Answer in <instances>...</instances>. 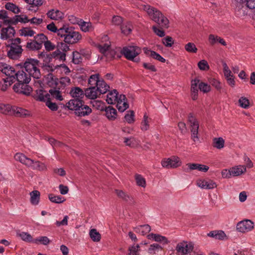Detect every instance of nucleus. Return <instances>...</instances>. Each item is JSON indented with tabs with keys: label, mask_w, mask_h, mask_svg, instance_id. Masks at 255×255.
Listing matches in <instances>:
<instances>
[{
	"label": "nucleus",
	"mask_w": 255,
	"mask_h": 255,
	"mask_svg": "<svg viewBox=\"0 0 255 255\" xmlns=\"http://www.w3.org/2000/svg\"><path fill=\"white\" fill-rule=\"evenodd\" d=\"M236 227L239 232L242 233L248 232L254 229V223L251 220L246 219L239 222Z\"/></svg>",
	"instance_id": "obj_11"
},
{
	"label": "nucleus",
	"mask_w": 255,
	"mask_h": 255,
	"mask_svg": "<svg viewBox=\"0 0 255 255\" xmlns=\"http://www.w3.org/2000/svg\"><path fill=\"white\" fill-rule=\"evenodd\" d=\"M49 94L46 93L42 89H39L36 91V94L34 98L36 100L45 102L46 100L50 99Z\"/></svg>",
	"instance_id": "obj_23"
},
{
	"label": "nucleus",
	"mask_w": 255,
	"mask_h": 255,
	"mask_svg": "<svg viewBox=\"0 0 255 255\" xmlns=\"http://www.w3.org/2000/svg\"><path fill=\"white\" fill-rule=\"evenodd\" d=\"M135 179L137 185L145 187L146 182L145 179L139 174H136L135 175Z\"/></svg>",
	"instance_id": "obj_53"
},
{
	"label": "nucleus",
	"mask_w": 255,
	"mask_h": 255,
	"mask_svg": "<svg viewBox=\"0 0 255 255\" xmlns=\"http://www.w3.org/2000/svg\"><path fill=\"white\" fill-rule=\"evenodd\" d=\"M99 80V74L92 75L90 77L88 80V84L91 86H96L98 83Z\"/></svg>",
	"instance_id": "obj_46"
},
{
	"label": "nucleus",
	"mask_w": 255,
	"mask_h": 255,
	"mask_svg": "<svg viewBox=\"0 0 255 255\" xmlns=\"http://www.w3.org/2000/svg\"><path fill=\"white\" fill-rule=\"evenodd\" d=\"M13 90L16 93L26 96H29L32 91V88L28 84L22 83H15L13 86Z\"/></svg>",
	"instance_id": "obj_9"
},
{
	"label": "nucleus",
	"mask_w": 255,
	"mask_h": 255,
	"mask_svg": "<svg viewBox=\"0 0 255 255\" xmlns=\"http://www.w3.org/2000/svg\"><path fill=\"white\" fill-rule=\"evenodd\" d=\"M14 79L11 78H6L3 79V83L0 85V89L2 91H5L13 82Z\"/></svg>",
	"instance_id": "obj_38"
},
{
	"label": "nucleus",
	"mask_w": 255,
	"mask_h": 255,
	"mask_svg": "<svg viewBox=\"0 0 255 255\" xmlns=\"http://www.w3.org/2000/svg\"><path fill=\"white\" fill-rule=\"evenodd\" d=\"M132 26L130 22H127L126 23H123L121 26V29L122 32L126 35L129 34L132 30Z\"/></svg>",
	"instance_id": "obj_36"
},
{
	"label": "nucleus",
	"mask_w": 255,
	"mask_h": 255,
	"mask_svg": "<svg viewBox=\"0 0 255 255\" xmlns=\"http://www.w3.org/2000/svg\"><path fill=\"white\" fill-rule=\"evenodd\" d=\"M15 31L14 27L8 25L7 27H3L0 31V38L2 40H7L14 37Z\"/></svg>",
	"instance_id": "obj_12"
},
{
	"label": "nucleus",
	"mask_w": 255,
	"mask_h": 255,
	"mask_svg": "<svg viewBox=\"0 0 255 255\" xmlns=\"http://www.w3.org/2000/svg\"><path fill=\"white\" fill-rule=\"evenodd\" d=\"M85 95L86 97L90 99H95L101 95L100 93L95 86H91L85 90Z\"/></svg>",
	"instance_id": "obj_20"
},
{
	"label": "nucleus",
	"mask_w": 255,
	"mask_h": 255,
	"mask_svg": "<svg viewBox=\"0 0 255 255\" xmlns=\"http://www.w3.org/2000/svg\"><path fill=\"white\" fill-rule=\"evenodd\" d=\"M142 8L147 12L148 16L152 20L161 24L162 27H168L169 20L160 11L148 4L143 5Z\"/></svg>",
	"instance_id": "obj_2"
},
{
	"label": "nucleus",
	"mask_w": 255,
	"mask_h": 255,
	"mask_svg": "<svg viewBox=\"0 0 255 255\" xmlns=\"http://www.w3.org/2000/svg\"><path fill=\"white\" fill-rule=\"evenodd\" d=\"M33 243L38 244L40 243L43 245H47L50 243V240L46 236L39 237L35 239H34L33 241Z\"/></svg>",
	"instance_id": "obj_41"
},
{
	"label": "nucleus",
	"mask_w": 255,
	"mask_h": 255,
	"mask_svg": "<svg viewBox=\"0 0 255 255\" xmlns=\"http://www.w3.org/2000/svg\"><path fill=\"white\" fill-rule=\"evenodd\" d=\"M3 73L5 74L6 76H8L7 78H11L13 79H15V70L14 68L9 65L7 64V67H5Z\"/></svg>",
	"instance_id": "obj_43"
},
{
	"label": "nucleus",
	"mask_w": 255,
	"mask_h": 255,
	"mask_svg": "<svg viewBox=\"0 0 255 255\" xmlns=\"http://www.w3.org/2000/svg\"><path fill=\"white\" fill-rule=\"evenodd\" d=\"M188 121L190 124V129L191 132V138L196 141V139L199 140L198 130L199 128V124L198 121L193 116L192 113H190L188 117Z\"/></svg>",
	"instance_id": "obj_8"
},
{
	"label": "nucleus",
	"mask_w": 255,
	"mask_h": 255,
	"mask_svg": "<svg viewBox=\"0 0 255 255\" xmlns=\"http://www.w3.org/2000/svg\"><path fill=\"white\" fill-rule=\"evenodd\" d=\"M95 87L101 95L106 93L110 89V86L103 80H100Z\"/></svg>",
	"instance_id": "obj_27"
},
{
	"label": "nucleus",
	"mask_w": 255,
	"mask_h": 255,
	"mask_svg": "<svg viewBox=\"0 0 255 255\" xmlns=\"http://www.w3.org/2000/svg\"><path fill=\"white\" fill-rule=\"evenodd\" d=\"M6 47H10V50L7 52V56L12 59H15L19 57L23 50L21 46H16L15 47L9 44L6 45Z\"/></svg>",
	"instance_id": "obj_13"
},
{
	"label": "nucleus",
	"mask_w": 255,
	"mask_h": 255,
	"mask_svg": "<svg viewBox=\"0 0 255 255\" xmlns=\"http://www.w3.org/2000/svg\"><path fill=\"white\" fill-rule=\"evenodd\" d=\"M184 241L178 243L175 247L177 255H186V250L184 248Z\"/></svg>",
	"instance_id": "obj_39"
},
{
	"label": "nucleus",
	"mask_w": 255,
	"mask_h": 255,
	"mask_svg": "<svg viewBox=\"0 0 255 255\" xmlns=\"http://www.w3.org/2000/svg\"><path fill=\"white\" fill-rule=\"evenodd\" d=\"M118 92L116 90L110 92L107 96L106 101L109 104H114L118 100Z\"/></svg>",
	"instance_id": "obj_28"
},
{
	"label": "nucleus",
	"mask_w": 255,
	"mask_h": 255,
	"mask_svg": "<svg viewBox=\"0 0 255 255\" xmlns=\"http://www.w3.org/2000/svg\"><path fill=\"white\" fill-rule=\"evenodd\" d=\"M14 159L27 167L33 166V169L36 170L43 171L46 169L44 163L39 161H35L21 153H16L14 155Z\"/></svg>",
	"instance_id": "obj_4"
},
{
	"label": "nucleus",
	"mask_w": 255,
	"mask_h": 255,
	"mask_svg": "<svg viewBox=\"0 0 255 255\" xmlns=\"http://www.w3.org/2000/svg\"><path fill=\"white\" fill-rule=\"evenodd\" d=\"M210 84L214 86L217 90H220L222 89L221 83L218 80L215 79H210L209 80Z\"/></svg>",
	"instance_id": "obj_60"
},
{
	"label": "nucleus",
	"mask_w": 255,
	"mask_h": 255,
	"mask_svg": "<svg viewBox=\"0 0 255 255\" xmlns=\"http://www.w3.org/2000/svg\"><path fill=\"white\" fill-rule=\"evenodd\" d=\"M248 8H249L246 6L245 3L238 2L236 3L235 11L240 17H243L247 15Z\"/></svg>",
	"instance_id": "obj_21"
},
{
	"label": "nucleus",
	"mask_w": 255,
	"mask_h": 255,
	"mask_svg": "<svg viewBox=\"0 0 255 255\" xmlns=\"http://www.w3.org/2000/svg\"><path fill=\"white\" fill-rule=\"evenodd\" d=\"M69 49V46L63 42H58L57 45V50L52 54H48L46 53V56L43 58V61L46 63H48L52 58L64 61L66 59L65 53Z\"/></svg>",
	"instance_id": "obj_3"
},
{
	"label": "nucleus",
	"mask_w": 255,
	"mask_h": 255,
	"mask_svg": "<svg viewBox=\"0 0 255 255\" xmlns=\"http://www.w3.org/2000/svg\"><path fill=\"white\" fill-rule=\"evenodd\" d=\"M48 198L51 202L58 204L63 203L65 201V199L60 196H55L53 194H49L48 195Z\"/></svg>",
	"instance_id": "obj_44"
},
{
	"label": "nucleus",
	"mask_w": 255,
	"mask_h": 255,
	"mask_svg": "<svg viewBox=\"0 0 255 255\" xmlns=\"http://www.w3.org/2000/svg\"><path fill=\"white\" fill-rule=\"evenodd\" d=\"M199 89L204 93H207L211 91L210 85L204 82H199Z\"/></svg>",
	"instance_id": "obj_54"
},
{
	"label": "nucleus",
	"mask_w": 255,
	"mask_h": 255,
	"mask_svg": "<svg viewBox=\"0 0 255 255\" xmlns=\"http://www.w3.org/2000/svg\"><path fill=\"white\" fill-rule=\"evenodd\" d=\"M127 114L125 116V119L128 124H132L134 122L135 120L134 119V113L133 111L130 110L128 111Z\"/></svg>",
	"instance_id": "obj_51"
},
{
	"label": "nucleus",
	"mask_w": 255,
	"mask_h": 255,
	"mask_svg": "<svg viewBox=\"0 0 255 255\" xmlns=\"http://www.w3.org/2000/svg\"><path fill=\"white\" fill-rule=\"evenodd\" d=\"M72 61L75 64H79L82 62V58L81 54L77 51L73 52Z\"/></svg>",
	"instance_id": "obj_50"
},
{
	"label": "nucleus",
	"mask_w": 255,
	"mask_h": 255,
	"mask_svg": "<svg viewBox=\"0 0 255 255\" xmlns=\"http://www.w3.org/2000/svg\"><path fill=\"white\" fill-rule=\"evenodd\" d=\"M152 30L153 32L158 36L160 37H163L165 35V32L162 29L158 28L156 26H153Z\"/></svg>",
	"instance_id": "obj_64"
},
{
	"label": "nucleus",
	"mask_w": 255,
	"mask_h": 255,
	"mask_svg": "<svg viewBox=\"0 0 255 255\" xmlns=\"http://www.w3.org/2000/svg\"><path fill=\"white\" fill-rule=\"evenodd\" d=\"M105 111L107 118L110 121H114L117 118V110L111 106L105 107Z\"/></svg>",
	"instance_id": "obj_26"
},
{
	"label": "nucleus",
	"mask_w": 255,
	"mask_h": 255,
	"mask_svg": "<svg viewBox=\"0 0 255 255\" xmlns=\"http://www.w3.org/2000/svg\"><path fill=\"white\" fill-rule=\"evenodd\" d=\"M181 164V161L179 157L172 156L170 158H165L161 161L162 166L166 168H174L179 167Z\"/></svg>",
	"instance_id": "obj_10"
},
{
	"label": "nucleus",
	"mask_w": 255,
	"mask_h": 255,
	"mask_svg": "<svg viewBox=\"0 0 255 255\" xmlns=\"http://www.w3.org/2000/svg\"><path fill=\"white\" fill-rule=\"evenodd\" d=\"M20 34L21 35H24L25 36H32L35 33V32L31 30L29 27L23 28L20 30Z\"/></svg>",
	"instance_id": "obj_52"
},
{
	"label": "nucleus",
	"mask_w": 255,
	"mask_h": 255,
	"mask_svg": "<svg viewBox=\"0 0 255 255\" xmlns=\"http://www.w3.org/2000/svg\"><path fill=\"white\" fill-rule=\"evenodd\" d=\"M184 244L187 255L191 253L194 249V246L193 244L192 243H188L187 242L184 241Z\"/></svg>",
	"instance_id": "obj_62"
},
{
	"label": "nucleus",
	"mask_w": 255,
	"mask_h": 255,
	"mask_svg": "<svg viewBox=\"0 0 255 255\" xmlns=\"http://www.w3.org/2000/svg\"><path fill=\"white\" fill-rule=\"evenodd\" d=\"M63 107L70 110L74 111L75 115L78 117L88 116L92 111L88 106L85 105L83 101L70 100Z\"/></svg>",
	"instance_id": "obj_1"
},
{
	"label": "nucleus",
	"mask_w": 255,
	"mask_h": 255,
	"mask_svg": "<svg viewBox=\"0 0 255 255\" xmlns=\"http://www.w3.org/2000/svg\"><path fill=\"white\" fill-rule=\"evenodd\" d=\"M115 193L118 197L121 198L126 202H131L132 201V197L126 192H124L123 190L116 189Z\"/></svg>",
	"instance_id": "obj_31"
},
{
	"label": "nucleus",
	"mask_w": 255,
	"mask_h": 255,
	"mask_svg": "<svg viewBox=\"0 0 255 255\" xmlns=\"http://www.w3.org/2000/svg\"><path fill=\"white\" fill-rule=\"evenodd\" d=\"M39 61L38 60L28 58L24 63L23 67L29 75L35 79L41 77L40 69L38 68Z\"/></svg>",
	"instance_id": "obj_5"
},
{
	"label": "nucleus",
	"mask_w": 255,
	"mask_h": 255,
	"mask_svg": "<svg viewBox=\"0 0 255 255\" xmlns=\"http://www.w3.org/2000/svg\"><path fill=\"white\" fill-rule=\"evenodd\" d=\"M143 121L141 123V129L142 130H147L149 128V124L148 121V117L144 115L143 116Z\"/></svg>",
	"instance_id": "obj_61"
},
{
	"label": "nucleus",
	"mask_w": 255,
	"mask_h": 255,
	"mask_svg": "<svg viewBox=\"0 0 255 255\" xmlns=\"http://www.w3.org/2000/svg\"><path fill=\"white\" fill-rule=\"evenodd\" d=\"M58 89H64V88L70 83V79L68 77H62L60 79H58Z\"/></svg>",
	"instance_id": "obj_35"
},
{
	"label": "nucleus",
	"mask_w": 255,
	"mask_h": 255,
	"mask_svg": "<svg viewBox=\"0 0 255 255\" xmlns=\"http://www.w3.org/2000/svg\"><path fill=\"white\" fill-rule=\"evenodd\" d=\"M14 77L16 79L17 83L28 84L31 80V76L29 75H27L23 70L16 72Z\"/></svg>",
	"instance_id": "obj_17"
},
{
	"label": "nucleus",
	"mask_w": 255,
	"mask_h": 255,
	"mask_svg": "<svg viewBox=\"0 0 255 255\" xmlns=\"http://www.w3.org/2000/svg\"><path fill=\"white\" fill-rule=\"evenodd\" d=\"M74 27L64 25L58 29V36L60 38H64V41L66 40L67 37L69 36L71 32L74 30Z\"/></svg>",
	"instance_id": "obj_18"
},
{
	"label": "nucleus",
	"mask_w": 255,
	"mask_h": 255,
	"mask_svg": "<svg viewBox=\"0 0 255 255\" xmlns=\"http://www.w3.org/2000/svg\"><path fill=\"white\" fill-rule=\"evenodd\" d=\"M185 49L189 53H196L197 52V48L194 43L189 42L185 45Z\"/></svg>",
	"instance_id": "obj_47"
},
{
	"label": "nucleus",
	"mask_w": 255,
	"mask_h": 255,
	"mask_svg": "<svg viewBox=\"0 0 255 255\" xmlns=\"http://www.w3.org/2000/svg\"><path fill=\"white\" fill-rule=\"evenodd\" d=\"M200 80L195 79L191 81V96L192 100H196L198 98V92Z\"/></svg>",
	"instance_id": "obj_22"
},
{
	"label": "nucleus",
	"mask_w": 255,
	"mask_h": 255,
	"mask_svg": "<svg viewBox=\"0 0 255 255\" xmlns=\"http://www.w3.org/2000/svg\"><path fill=\"white\" fill-rule=\"evenodd\" d=\"M89 235L94 242H99L101 238V234L95 229L90 230Z\"/></svg>",
	"instance_id": "obj_40"
},
{
	"label": "nucleus",
	"mask_w": 255,
	"mask_h": 255,
	"mask_svg": "<svg viewBox=\"0 0 255 255\" xmlns=\"http://www.w3.org/2000/svg\"><path fill=\"white\" fill-rule=\"evenodd\" d=\"M70 94L73 98L71 100L83 101L85 95L84 91L79 87H76L71 89Z\"/></svg>",
	"instance_id": "obj_14"
},
{
	"label": "nucleus",
	"mask_w": 255,
	"mask_h": 255,
	"mask_svg": "<svg viewBox=\"0 0 255 255\" xmlns=\"http://www.w3.org/2000/svg\"><path fill=\"white\" fill-rule=\"evenodd\" d=\"M246 167L245 166H239L231 169V172L234 176H239L246 172Z\"/></svg>",
	"instance_id": "obj_33"
},
{
	"label": "nucleus",
	"mask_w": 255,
	"mask_h": 255,
	"mask_svg": "<svg viewBox=\"0 0 255 255\" xmlns=\"http://www.w3.org/2000/svg\"><path fill=\"white\" fill-rule=\"evenodd\" d=\"M12 115L19 118H26L30 116L31 114L30 112L27 110L16 106H13Z\"/></svg>",
	"instance_id": "obj_16"
},
{
	"label": "nucleus",
	"mask_w": 255,
	"mask_h": 255,
	"mask_svg": "<svg viewBox=\"0 0 255 255\" xmlns=\"http://www.w3.org/2000/svg\"><path fill=\"white\" fill-rule=\"evenodd\" d=\"M239 103L240 106L243 108L247 109L249 107L250 102L249 100L245 97H241L239 100Z\"/></svg>",
	"instance_id": "obj_58"
},
{
	"label": "nucleus",
	"mask_w": 255,
	"mask_h": 255,
	"mask_svg": "<svg viewBox=\"0 0 255 255\" xmlns=\"http://www.w3.org/2000/svg\"><path fill=\"white\" fill-rule=\"evenodd\" d=\"M50 78L51 80L49 81L48 84L50 87L53 88L49 90L50 96L57 100L60 101H62L63 98L61 95V91H60V89H58V78H54L52 74L51 75Z\"/></svg>",
	"instance_id": "obj_7"
},
{
	"label": "nucleus",
	"mask_w": 255,
	"mask_h": 255,
	"mask_svg": "<svg viewBox=\"0 0 255 255\" xmlns=\"http://www.w3.org/2000/svg\"><path fill=\"white\" fill-rule=\"evenodd\" d=\"M46 105L52 111H56L58 110V106L55 103L51 101L50 98L46 102Z\"/></svg>",
	"instance_id": "obj_59"
},
{
	"label": "nucleus",
	"mask_w": 255,
	"mask_h": 255,
	"mask_svg": "<svg viewBox=\"0 0 255 255\" xmlns=\"http://www.w3.org/2000/svg\"><path fill=\"white\" fill-rule=\"evenodd\" d=\"M225 140L222 137L214 138L213 139V146L217 149H221L224 147Z\"/></svg>",
	"instance_id": "obj_37"
},
{
	"label": "nucleus",
	"mask_w": 255,
	"mask_h": 255,
	"mask_svg": "<svg viewBox=\"0 0 255 255\" xmlns=\"http://www.w3.org/2000/svg\"><path fill=\"white\" fill-rule=\"evenodd\" d=\"M82 38L81 35L80 34L79 32L76 31L74 30L71 32L69 36L67 37V39L65 40V42H63L65 44H75L77 43Z\"/></svg>",
	"instance_id": "obj_15"
},
{
	"label": "nucleus",
	"mask_w": 255,
	"mask_h": 255,
	"mask_svg": "<svg viewBox=\"0 0 255 255\" xmlns=\"http://www.w3.org/2000/svg\"><path fill=\"white\" fill-rule=\"evenodd\" d=\"M5 7L6 9L10 10L14 13H18L20 12L18 7L12 3H7L5 5Z\"/></svg>",
	"instance_id": "obj_48"
},
{
	"label": "nucleus",
	"mask_w": 255,
	"mask_h": 255,
	"mask_svg": "<svg viewBox=\"0 0 255 255\" xmlns=\"http://www.w3.org/2000/svg\"><path fill=\"white\" fill-rule=\"evenodd\" d=\"M198 66L201 70L207 71L210 68L208 62L205 60H202L198 63Z\"/></svg>",
	"instance_id": "obj_57"
},
{
	"label": "nucleus",
	"mask_w": 255,
	"mask_h": 255,
	"mask_svg": "<svg viewBox=\"0 0 255 255\" xmlns=\"http://www.w3.org/2000/svg\"><path fill=\"white\" fill-rule=\"evenodd\" d=\"M140 52L141 49L136 46L125 47L121 51V53L124 55L128 60L136 62H139V58L134 59V58L139 54Z\"/></svg>",
	"instance_id": "obj_6"
},
{
	"label": "nucleus",
	"mask_w": 255,
	"mask_h": 255,
	"mask_svg": "<svg viewBox=\"0 0 255 255\" xmlns=\"http://www.w3.org/2000/svg\"><path fill=\"white\" fill-rule=\"evenodd\" d=\"M26 48L29 50H38L40 49L39 44L36 43L34 40L28 42L26 44Z\"/></svg>",
	"instance_id": "obj_45"
},
{
	"label": "nucleus",
	"mask_w": 255,
	"mask_h": 255,
	"mask_svg": "<svg viewBox=\"0 0 255 255\" xmlns=\"http://www.w3.org/2000/svg\"><path fill=\"white\" fill-rule=\"evenodd\" d=\"M209 41L211 45H213L216 42H219L222 45L226 46L227 45L226 41L224 39L218 36L213 34H210L209 36Z\"/></svg>",
	"instance_id": "obj_30"
},
{
	"label": "nucleus",
	"mask_w": 255,
	"mask_h": 255,
	"mask_svg": "<svg viewBox=\"0 0 255 255\" xmlns=\"http://www.w3.org/2000/svg\"><path fill=\"white\" fill-rule=\"evenodd\" d=\"M47 16L51 19L58 20L64 17V14L62 12L56 10L51 9L47 13Z\"/></svg>",
	"instance_id": "obj_24"
},
{
	"label": "nucleus",
	"mask_w": 255,
	"mask_h": 255,
	"mask_svg": "<svg viewBox=\"0 0 255 255\" xmlns=\"http://www.w3.org/2000/svg\"><path fill=\"white\" fill-rule=\"evenodd\" d=\"M18 236L21 238V239L26 242H32L34 240H33L32 237L28 233L26 232H22L18 234Z\"/></svg>",
	"instance_id": "obj_49"
},
{
	"label": "nucleus",
	"mask_w": 255,
	"mask_h": 255,
	"mask_svg": "<svg viewBox=\"0 0 255 255\" xmlns=\"http://www.w3.org/2000/svg\"><path fill=\"white\" fill-rule=\"evenodd\" d=\"M79 25L80 26L81 30L84 32L89 31L92 28L91 23L81 21Z\"/></svg>",
	"instance_id": "obj_55"
},
{
	"label": "nucleus",
	"mask_w": 255,
	"mask_h": 255,
	"mask_svg": "<svg viewBox=\"0 0 255 255\" xmlns=\"http://www.w3.org/2000/svg\"><path fill=\"white\" fill-rule=\"evenodd\" d=\"M197 184L198 186L203 189H211L217 187L216 183L210 179L198 180Z\"/></svg>",
	"instance_id": "obj_19"
},
{
	"label": "nucleus",
	"mask_w": 255,
	"mask_h": 255,
	"mask_svg": "<svg viewBox=\"0 0 255 255\" xmlns=\"http://www.w3.org/2000/svg\"><path fill=\"white\" fill-rule=\"evenodd\" d=\"M162 43L166 47H170L174 44V40L171 37L167 36L162 39Z\"/></svg>",
	"instance_id": "obj_56"
},
{
	"label": "nucleus",
	"mask_w": 255,
	"mask_h": 255,
	"mask_svg": "<svg viewBox=\"0 0 255 255\" xmlns=\"http://www.w3.org/2000/svg\"><path fill=\"white\" fill-rule=\"evenodd\" d=\"M147 238L149 240H153L157 242H163L164 244H167L169 243L165 237L159 234L151 233L147 236Z\"/></svg>",
	"instance_id": "obj_25"
},
{
	"label": "nucleus",
	"mask_w": 255,
	"mask_h": 255,
	"mask_svg": "<svg viewBox=\"0 0 255 255\" xmlns=\"http://www.w3.org/2000/svg\"><path fill=\"white\" fill-rule=\"evenodd\" d=\"M30 202L32 205H37L40 200V193L38 190H34L30 193Z\"/></svg>",
	"instance_id": "obj_29"
},
{
	"label": "nucleus",
	"mask_w": 255,
	"mask_h": 255,
	"mask_svg": "<svg viewBox=\"0 0 255 255\" xmlns=\"http://www.w3.org/2000/svg\"><path fill=\"white\" fill-rule=\"evenodd\" d=\"M47 39V37L43 33L39 34L34 36V40L36 42V43H38L40 45V49L42 47V44L45 43V42Z\"/></svg>",
	"instance_id": "obj_42"
},
{
	"label": "nucleus",
	"mask_w": 255,
	"mask_h": 255,
	"mask_svg": "<svg viewBox=\"0 0 255 255\" xmlns=\"http://www.w3.org/2000/svg\"><path fill=\"white\" fill-rule=\"evenodd\" d=\"M13 106L8 104H0V113L4 114L12 115Z\"/></svg>",
	"instance_id": "obj_32"
},
{
	"label": "nucleus",
	"mask_w": 255,
	"mask_h": 255,
	"mask_svg": "<svg viewBox=\"0 0 255 255\" xmlns=\"http://www.w3.org/2000/svg\"><path fill=\"white\" fill-rule=\"evenodd\" d=\"M134 230L136 233H139L142 235L144 236L150 231L151 228L149 225H141L138 227L135 228Z\"/></svg>",
	"instance_id": "obj_34"
},
{
	"label": "nucleus",
	"mask_w": 255,
	"mask_h": 255,
	"mask_svg": "<svg viewBox=\"0 0 255 255\" xmlns=\"http://www.w3.org/2000/svg\"><path fill=\"white\" fill-rule=\"evenodd\" d=\"M93 106L95 107L97 109L101 111L105 110L104 103L101 101H95L93 102Z\"/></svg>",
	"instance_id": "obj_63"
}]
</instances>
